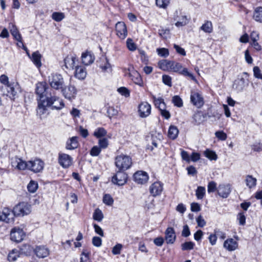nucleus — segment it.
Returning a JSON list of instances; mask_svg holds the SVG:
<instances>
[{
	"label": "nucleus",
	"instance_id": "obj_1",
	"mask_svg": "<svg viewBox=\"0 0 262 262\" xmlns=\"http://www.w3.org/2000/svg\"><path fill=\"white\" fill-rule=\"evenodd\" d=\"M48 107L56 110H60L64 107L63 100L56 96L53 90H50V92L47 93L45 100L40 101L39 106L37 107V115L40 119H42L46 113Z\"/></svg>",
	"mask_w": 262,
	"mask_h": 262
},
{
	"label": "nucleus",
	"instance_id": "obj_2",
	"mask_svg": "<svg viewBox=\"0 0 262 262\" xmlns=\"http://www.w3.org/2000/svg\"><path fill=\"white\" fill-rule=\"evenodd\" d=\"M12 167L19 170L28 169L37 173L41 171L44 167V163L39 159H36L26 162L17 157L12 158L11 160Z\"/></svg>",
	"mask_w": 262,
	"mask_h": 262
},
{
	"label": "nucleus",
	"instance_id": "obj_3",
	"mask_svg": "<svg viewBox=\"0 0 262 262\" xmlns=\"http://www.w3.org/2000/svg\"><path fill=\"white\" fill-rule=\"evenodd\" d=\"M132 164V159L129 156L121 154L115 157V165L120 170H128L131 167Z\"/></svg>",
	"mask_w": 262,
	"mask_h": 262
},
{
	"label": "nucleus",
	"instance_id": "obj_4",
	"mask_svg": "<svg viewBox=\"0 0 262 262\" xmlns=\"http://www.w3.org/2000/svg\"><path fill=\"white\" fill-rule=\"evenodd\" d=\"M48 82L50 86L55 90H61L64 86L62 76L58 73H52L48 77Z\"/></svg>",
	"mask_w": 262,
	"mask_h": 262
},
{
	"label": "nucleus",
	"instance_id": "obj_5",
	"mask_svg": "<svg viewBox=\"0 0 262 262\" xmlns=\"http://www.w3.org/2000/svg\"><path fill=\"white\" fill-rule=\"evenodd\" d=\"M50 90L45 82H38L36 84L35 92L37 95V106H39L40 101L45 100L47 93L49 92Z\"/></svg>",
	"mask_w": 262,
	"mask_h": 262
},
{
	"label": "nucleus",
	"instance_id": "obj_6",
	"mask_svg": "<svg viewBox=\"0 0 262 262\" xmlns=\"http://www.w3.org/2000/svg\"><path fill=\"white\" fill-rule=\"evenodd\" d=\"M16 216H24L31 212V206L25 202H21L16 205L13 208Z\"/></svg>",
	"mask_w": 262,
	"mask_h": 262
},
{
	"label": "nucleus",
	"instance_id": "obj_7",
	"mask_svg": "<svg viewBox=\"0 0 262 262\" xmlns=\"http://www.w3.org/2000/svg\"><path fill=\"white\" fill-rule=\"evenodd\" d=\"M127 174L124 170H120L118 169L116 174L112 177V181L116 185L118 186H123L127 182Z\"/></svg>",
	"mask_w": 262,
	"mask_h": 262
},
{
	"label": "nucleus",
	"instance_id": "obj_8",
	"mask_svg": "<svg viewBox=\"0 0 262 262\" xmlns=\"http://www.w3.org/2000/svg\"><path fill=\"white\" fill-rule=\"evenodd\" d=\"M58 161L59 165L63 168H68L73 163V158L69 155L64 153H59Z\"/></svg>",
	"mask_w": 262,
	"mask_h": 262
},
{
	"label": "nucleus",
	"instance_id": "obj_9",
	"mask_svg": "<svg viewBox=\"0 0 262 262\" xmlns=\"http://www.w3.org/2000/svg\"><path fill=\"white\" fill-rule=\"evenodd\" d=\"M171 71L179 73L183 75L188 76L191 79L195 80V77L193 74L189 73L186 68H183L182 65L180 63L172 61Z\"/></svg>",
	"mask_w": 262,
	"mask_h": 262
},
{
	"label": "nucleus",
	"instance_id": "obj_10",
	"mask_svg": "<svg viewBox=\"0 0 262 262\" xmlns=\"http://www.w3.org/2000/svg\"><path fill=\"white\" fill-rule=\"evenodd\" d=\"M61 91L64 98L70 100L75 98L77 92L75 86L72 84H69L67 87L64 86Z\"/></svg>",
	"mask_w": 262,
	"mask_h": 262
},
{
	"label": "nucleus",
	"instance_id": "obj_11",
	"mask_svg": "<svg viewBox=\"0 0 262 262\" xmlns=\"http://www.w3.org/2000/svg\"><path fill=\"white\" fill-rule=\"evenodd\" d=\"M25 233L19 227L13 228L10 233V238L12 241L19 243L21 242L25 237Z\"/></svg>",
	"mask_w": 262,
	"mask_h": 262
},
{
	"label": "nucleus",
	"instance_id": "obj_12",
	"mask_svg": "<svg viewBox=\"0 0 262 262\" xmlns=\"http://www.w3.org/2000/svg\"><path fill=\"white\" fill-rule=\"evenodd\" d=\"M190 101L198 108L201 107L204 103L202 94L197 91H192L191 92Z\"/></svg>",
	"mask_w": 262,
	"mask_h": 262
},
{
	"label": "nucleus",
	"instance_id": "obj_13",
	"mask_svg": "<svg viewBox=\"0 0 262 262\" xmlns=\"http://www.w3.org/2000/svg\"><path fill=\"white\" fill-rule=\"evenodd\" d=\"M151 107L147 102H142L138 105L139 115L141 118H146L151 114Z\"/></svg>",
	"mask_w": 262,
	"mask_h": 262
},
{
	"label": "nucleus",
	"instance_id": "obj_14",
	"mask_svg": "<svg viewBox=\"0 0 262 262\" xmlns=\"http://www.w3.org/2000/svg\"><path fill=\"white\" fill-rule=\"evenodd\" d=\"M134 180L139 184H146L149 179V176L145 171L140 170L135 172L133 176Z\"/></svg>",
	"mask_w": 262,
	"mask_h": 262
},
{
	"label": "nucleus",
	"instance_id": "obj_15",
	"mask_svg": "<svg viewBox=\"0 0 262 262\" xmlns=\"http://www.w3.org/2000/svg\"><path fill=\"white\" fill-rule=\"evenodd\" d=\"M14 216L16 215L14 213L13 210H11L6 207L3 209L0 217L2 221L9 223L13 221Z\"/></svg>",
	"mask_w": 262,
	"mask_h": 262
},
{
	"label": "nucleus",
	"instance_id": "obj_16",
	"mask_svg": "<svg viewBox=\"0 0 262 262\" xmlns=\"http://www.w3.org/2000/svg\"><path fill=\"white\" fill-rule=\"evenodd\" d=\"M149 192L153 196L160 195L163 190V184L160 182H156L149 187Z\"/></svg>",
	"mask_w": 262,
	"mask_h": 262
},
{
	"label": "nucleus",
	"instance_id": "obj_17",
	"mask_svg": "<svg viewBox=\"0 0 262 262\" xmlns=\"http://www.w3.org/2000/svg\"><path fill=\"white\" fill-rule=\"evenodd\" d=\"M116 31L117 36L121 39H124L127 35L126 27L123 22H118L116 24Z\"/></svg>",
	"mask_w": 262,
	"mask_h": 262
},
{
	"label": "nucleus",
	"instance_id": "obj_18",
	"mask_svg": "<svg viewBox=\"0 0 262 262\" xmlns=\"http://www.w3.org/2000/svg\"><path fill=\"white\" fill-rule=\"evenodd\" d=\"M218 194L223 198H227L231 192L230 184H220L217 189Z\"/></svg>",
	"mask_w": 262,
	"mask_h": 262
},
{
	"label": "nucleus",
	"instance_id": "obj_19",
	"mask_svg": "<svg viewBox=\"0 0 262 262\" xmlns=\"http://www.w3.org/2000/svg\"><path fill=\"white\" fill-rule=\"evenodd\" d=\"M8 95L11 98H14L19 91V85L17 83L11 82L6 86Z\"/></svg>",
	"mask_w": 262,
	"mask_h": 262
},
{
	"label": "nucleus",
	"instance_id": "obj_20",
	"mask_svg": "<svg viewBox=\"0 0 262 262\" xmlns=\"http://www.w3.org/2000/svg\"><path fill=\"white\" fill-rule=\"evenodd\" d=\"M78 137L76 136L69 138L66 144V148L68 150H74L79 146Z\"/></svg>",
	"mask_w": 262,
	"mask_h": 262
},
{
	"label": "nucleus",
	"instance_id": "obj_21",
	"mask_svg": "<svg viewBox=\"0 0 262 262\" xmlns=\"http://www.w3.org/2000/svg\"><path fill=\"white\" fill-rule=\"evenodd\" d=\"M9 28L10 29L11 34L14 37V38L17 41H18L19 43H21L23 46L22 37L16 26L12 23H10L9 24Z\"/></svg>",
	"mask_w": 262,
	"mask_h": 262
},
{
	"label": "nucleus",
	"instance_id": "obj_22",
	"mask_svg": "<svg viewBox=\"0 0 262 262\" xmlns=\"http://www.w3.org/2000/svg\"><path fill=\"white\" fill-rule=\"evenodd\" d=\"M165 239L167 244H173L176 238L175 232L173 228L168 227L165 232Z\"/></svg>",
	"mask_w": 262,
	"mask_h": 262
},
{
	"label": "nucleus",
	"instance_id": "obj_23",
	"mask_svg": "<svg viewBox=\"0 0 262 262\" xmlns=\"http://www.w3.org/2000/svg\"><path fill=\"white\" fill-rule=\"evenodd\" d=\"M129 77L135 84H138L140 86H143V83L141 75L137 71L133 69L129 73Z\"/></svg>",
	"mask_w": 262,
	"mask_h": 262
},
{
	"label": "nucleus",
	"instance_id": "obj_24",
	"mask_svg": "<svg viewBox=\"0 0 262 262\" xmlns=\"http://www.w3.org/2000/svg\"><path fill=\"white\" fill-rule=\"evenodd\" d=\"M36 256L39 258L47 257L50 253L49 249L44 246H38L34 250Z\"/></svg>",
	"mask_w": 262,
	"mask_h": 262
},
{
	"label": "nucleus",
	"instance_id": "obj_25",
	"mask_svg": "<svg viewBox=\"0 0 262 262\" xmlns=\"http://www.w3.org/2000/svg\"><path fill=\"white\" fill-rule=\"evenodd\" d=\"M224 247L227 250L232 251L237 248L238 243L233 238H228L224 242Z\"/></svg>",
	"mask_w": 262,
	"mask_h": 262
},
{
	"label": "nucleus",
	"instance_id": "obj_26",
	"mask_svg": "<svg viewBox=\"0 0 262 262\" xmlns=\"http://www.w3.org/2000/svg\"><path fill=\"white\" fill-rule=\"evenodd\" d=\"M81 60L84 64L88 66L94 62L95 57L91 52L87 51L82 54Z\"/></svg>",
	"mask_w": 262,
	"mask_h": 262
},
{
	"label": "nucleus",
	"instance_id": "obj_27",
	"mask_svg": "<svg viewBox=\"0 0 262 262\" xmlns=\"http://www.w3.org/2000/svg\"><path fill=\"white\" fill-rule=\"evenodd\" d=\"M78 60L76 57L74 56H68L64 59V66L67 69H74L75 67L76 62Z\"/></svg>",
	"mask_w": 262,
	"mask_h": 262
},
{
	"label": "nucleus",
	"instance_id": "obj_28",
	"mask_svg": "<svg viewBox=\"0 0 262 262\" xmlns=\"http://www.w3.org/2000/svg\"><path fill=\"white\" fill-rule=\"evenodd\" d=\"M246 82L244 78L235 80L233 84V88L237 92H241L245 87Z\"/></svg>",
	"mask_w": 262,
	"mask_h": 262
},
{
	"label": "nucleus",
	"instance_id": "obj_29",
	"mask_svg": "<svg viewBox=\"0 0 262 262\" xmlns=\"http://www.w3.org/2000/svg\"><path fill=\"white\" fill-rule=\"evenodd\" d=\"M75 76L79 79H84L86 75V72L84 67L76 66Z\"/></svg>",
	"mask_w": 262,
	"mask_h": 262
},
{
	"label": "nucleus",
	"instance_id": "obj_30",
	"mask_svg": "<svg viewBox=\"0 0 262 262\" xmlns=\"http://www.w3.org/2000/svg\"><path fill=\"white\" fill-rule=\"evenodd\" d=\"M171 65H172V61L167 60H162L158 62L159 68L166 71H171Z\"/></svg>",
	"mask_w": 262,
	"mask_h": 262
},
{
	"label": "nucleus",
	"instance_id": "obj_31",
	"mask_svg": "<svg viewBox=\"0 0 262 262\" xmlns=\"http://www.w3.org/2000/svg\"><path fill=\"white\" fill-rule=\"evenodd\" d=\"M152 98L155 106L157 108H158L159 110H160L162 108H164V107L166 106L164 101V99L162 97L157 98L156 96L152 95Z\"/></svg>",
	"mask_w": 262,
	"mask_h": 262
},
{
	"label": "nucleus",
	"instance_id": "obj_32",
	"mask_svg": "<svg viewBox=\"0 0 262 262\" xmlns=\"http://www.w3.org/2000/svg\"><path fill=\"white\" fill-rule=\"evenodd\" d=\"M253 18L256 21L262 23V7H258L255 9Z\"/></svg>",
	"mask_w": 262,
	"mask_h": 262
},
{
	"label": "nucleus",
	"instance_id": "obj_33",
	"mask_svg": "<svg viewBox=\"0 0 262 262\" xmlns=\"http://www.w3.org/2000/svg\"><path fill=\"white\" fill-rule=\"evenodd\" d=\"M31 60L33 61L34 64L38 68L40 67L41 65L40 61L41 55L38 51L34 52L32 54L31 57H30Z\"/></svg>",
	"mask_w": 262,
	"mask_h": 262
},
{
	"label": "nucleus",
	"instance_id": "obj_34",
	"mask_svg": "<svg viewBox=\"0 0 262 262\" xmlns=\"http://www.w3.org/2000/svg\"><path fill=\"white\" fill-rule=\"evenodd\" d=\"M178 134L179 130L176 126L174 125L170 126L168 132V136L169 138L172 140L175 139L178 137Z\"/></svg>",
	"mask_w": 262,
	"mask_h": 262
},
{
	"label": "nucleus",
	"instance_id": "obj_35",
	"mask_svg": "<svg viewBox=\"0 0 262 262\" xmlns=\"http://www.w3.org/2000/svg\"><path fill=\"white\" fill-rule=\"evenodd\" d=\"M200 29L205 33H211L213 31L212 23L210 21H206L201 27Z\"/></svg>",
	"mask_w": 262,
	"mask_h": 262
},
{
	"label": "nucleus",
	"instance_id": "obj_36",
	"mask_svg": "<svg viewBox=\"0 0 262 262\" xmlns=\"http://www.w3.org/2000/svg\"><path fill=\"white\" fill-rule=\"evenodd\" d=\"M106 134V130L103 127H98L96 128L93 133L94 136L97 138H101L105 137Z\"/></svg>",
	"mask_w": 262,
	"mask_h": 262
},
{
	"label": "nucleus",
	"instance_id": "obj_37",
	"mask_svg": "<svg viewBox=\"0 0 262 262\" xmlns=\"http://www.w3.org/2000/svg\"><path fill=\"white\" fill-rule=\"evenodd\" d=\"M206 194V189L203 186H198L195 190V195L198 200H202Z\"/></svg>",
	"mask_w": 262,
	"mask_h": 262
},
{
	"label": "nucleus",
	"instance_id": "obj_38",
	"mask_svg": "<svg viewBox=\"0 0 262 262\" xmlns=\"http://www.w3.org/2000/svg\"><path fill=\"white\" fill-rule=\"evenodd\" d=\"M19 257V251L17 249H14L9 253L8 255V259L9 261H16Z\"/></svg>",
	"mask_w": 262,
	"mask_h": 262
},
{
	"label": "nucleus",
	"instance_id": "obj_39",
	"mask_svg": "<svg viewBox=\"0 0 262 262\" xmlns=\"http://www.w3.org/2000/svg\"><path fill=\"white\" fill-rule=\"evenodd\" d=\"M245 181L246 185L249 188L254 187L256 184V179L253 178L252 176H247L246 178Z\"/></svg>",
	"mask_w": 262,
	"mask_h": 262
},
{
	"label": "nucleus",
	"instance_id": "obj_40",
	"mask_svg": "<svg viewBox=\"0 0 262 262\" xmlns=\"http://www.w3.org/2000/svg\"><path fill=\"white\" fill-rule=\"evenodd\" d=\"M204 154L205 155V156L208 159H209L210 160H216L217 159V155L216 154V153L209 149H207L204 152Z\"/></svg>",
	"mask_w": 262,
	"mask_h": 262
},
{
	"label": "nucleus",
	"instance_id": "obj_41",
	"mask_svg": "<svg viewBox=\"0 0 262 262\" xmlns=\"http://www.w3.org/2000/svg\"><path fill=\"white\" fill-rule=\"evenodd\" d=\"M93 219L95 221L101 222L103 218V214L101 210L96 209L93 215Z\"/></svg>",
	"mask_w": 262,
	"mask_h": 262
},
{
	"label": "nucleus",
	"instance_id": "obj_42",
	"mask_svg": "<svg viewBox=\"0 0 262 262\" xmlns=\"http://www.w3.org/2000/svg\"><path fill=\"white\" fill-rule=\"evenodd\" d=\"M170 0H156L157 6L163 9H166L170 3Z\"/></svg>",
	"mask_w": 262,
	"mask_h": 262
},
{
	"label": "nucleus",
	"instance_id": "obj_43",
	"mask_svg": "<svg viewBox=\"0 0 262 262\" xmlns=\"http://www.w3.org/2000/svg\"><path fill=\"white\" fill-rule=\"evenodd\" d=\"M38 188V184L34 181H31L28 184L27 188L29 192L31 193L35 192Z\"/></svg>",
	"mask_w": 262,
	"mask_h": 262
},
{
	"label": "nucleus",
	"instance_id": "obj_44",
	"mask_svg": "<svg viewBox=\"0 0 262 262\" xmlns=\"http://www.w3.org/2000/svg\"><path fill=\"white\" fill-rule=\"evenodd\" d=\"M172 102L174 105L179 107L183 106V103L182 99L179 96H174L172 97Z\"/></svg>",
	"mask_w": 262,
	"mask_h": 262
},
{
	"label": "nucleus",
	"instance_id": "obj_45",
	"mask_svg": "<svg viewBox=\"0 0 262 262\" xmlns=\"http://www.w3.org/2000/svg\"><path fill=\"white\" fill-rule=\"evenodd\" d=\"M157 53L161 57H167L169 55V51L165 48L157 49Z\"/></svg>",
	"mask_w": 262,
	"mask_h": 262
},
{
	"label": "nucleus",
	"instance_id": "obj_46",
	"mask_svg": "<svg viewBox=\"0 0 262 262\" xmlns=\"http://www.w3.org/2000/svg\"><path fill=\"white\" fill-rule=\"evenodd\" d=\"M126 46L128 49L131 51H134L137 49L136 44L131 38H128L126 40Z\"/></svg>",
	"mask_w": 262,
	"mask_h": 262
},
{
	"label": "nucleus",
	"instance_id": "obj_47",
	"mask_svg": "<svg viewBox=\"0 0 262 262\" xmlns=\"http://www.w3.org/2000/svg\"><path fill=\"white\" fill-rule=\"evenodd\" d=\"M216 183L214 181H211L208 183L207 186V191L208 193L213 192L217 190Z\"/></svg>",
	"mask_w": 262,
	"mask_h": 262
},
{
	"label": "nucleus",
	"instance_id": "obj_48",
	"mask_svg": "<svg viewBox=\"0 0 262 262\" xmlns=\"http://www.w3.org/2000/svg\"><path fill=\"white\" fill-rule=\"evenodd\" d=\"M64 17V15L63 13L54 12L52 14V18L53 19L56 21H60L62 20Z\"/></svg>",
	"mask_w": 262,
	"mask_h": 262
},
{
	"label": "nucleus",
	"instance_id": "obj_49",
	"mask_svg": "<svg viewBox=\"0 0 262 262\" xmlns=\"http://www.w3.org/2000/svg\"><path fill=\"white\" fill-rule=\"evenodd\" d=\"M194 244L192 242H187L182 244V249L183 250H190L193 249Z\"/></svg>",
	"mask_w": 262,
	"mask_h": 262
},
{
	"label": "nucleus",
	"instance_id": "obj_50",
	"mask_svg": "<svg viewBox=\"0 0 262 262\" xmlns=\"http://www.w3.org/2000/svg\"><path fill=\"white\" fill-rule=\"evenodd\" d=\"M101 149L98 146H93L90 150V155L93 157L98 156L101 152Z\"/></svg>",
	"mask_w": 262,
	"mask_h": 262
},
{
	"label": "nucleus",
	"instance_id": "obj_51",
	"mask_svg": "<svg viewBox=\"0 0 262 262\" xmlns=\"http://www.w3.org/2000/svg\"><path fill=\"white\" fill-rule=\"evenodd\" d=\"M118 111L113 106H109L107 109V116L111 118L112 117L117 115Z\"/></svg>",
	"mask_w": 262,
	"mask_h": 262
},
{
	"label": "nucleus",
	"instance_id": "obj_52",
	"mask_svg": "<svg viewBox=\"0 0 262 262\" xmlns=\"http://www.w3.org/2000/svg\"><path fill=\"white\" fill-rule=\"evenodd\" d=\"M118 92L122 96L125 97H128L130 95V92L128 89L125 87H121L118 89Z\"/></svg>",
	"mask_w": 262,
	"mask_h": 262
},
{
	"label": "nucleus",
	"instance_id": "obj_53",
	"mask_svg": "<svg viewBox=\"0 0 262 262\" xmlns=\"http://www.w3.org/2000/svg\"><path fill=\"white\" fill-rule=\"evenodd\" d=\"M98 144L99 147L101 149H104L107 147L108 145V141L106 138L100 139L98 141Z\"/></svg>",
	"mask_w": 262,
	"mask_h": 262
},
{
	"label": "nucleus",
	"instance_id": "obj_54",
	"mask_svg": "<svg viewBox=\"0 0 262 262\" xmlns=\"http://www.w3.org/2000/svg\"><path fill=\"white\" fill-rule=\"evenodd\" d=\"M122 247V245L121 244H117L113 248L112 253L114 255L120 254Z\"/></svg>",
	"mask_w": 262,
	"mask_h": 262
},
{
	"label": "nucleus",
	"instance_id": "obj_55",
	"mask_svg": "<svg viewBox=\"0 0 262 262\" xmlns=\"http://www.w3.org/2000/svg\"><path fill=\"white\" fill-rule=\"evenodd\" d=\"M237 219L241 225H244L246 223V216L243 212H239L237 215Z\"/></svg>",
	"mask_w": 262,
	"mask_h": 262
},
{
	"label": "nucleus",
	"instance_id": "obj_56",
	"mask_svg": "<svg viewBox=\"0 0 262 262\" xmlns=\"http://www.w3.org/2000/svg\"><path fill=\"white\" fill-rule=\"evenodd\" d=\"M159 111L160 112V114L163 118L166 119H168L170 118V114L169 111L166 110V106L164 107V108H162L161 109L159 110Z\"/></svg>",
	"mask_w": 262,
	"mask_h": 262
},
{
	"label": "nucleus",
	"instance_id": "obj_57",
	"mask_svg": "<svg viewBox=\"0 0 262 262\" xmlns=\"http://www.w3.org/2000/svg\"><path fill=\"white\" fill-rule=\"evenodd\" d=\"M162 81L165 84L169 86H171L172 85L171 78L169 75H163L162 76Z\"/></svg>",
	"mask_w": 262,
	"mask_h": 262
},
{
	"label": "nucleus",
	"instance_id": "obj_58",
	"mask_svg": "<svg viewBox=\"0 0 262 262\" xmlns=\"http://www.w3.org/2000/svg\"><path fill=\"white\" fill-rule=\"evenodd\" d=\"M215 135L216 137L222 141L226 140L227 137V135L223 131L216 132Z\"/></svg>",
	"mask_w": 262,
	"mask_h": 262
},
{
	"label": "nucleus",
	"instance_id": "obj_59",
	"mask_svg": "<svg viewBox=\"0 0 262 262\" xmlns=\"http://www.w3.org/2000/svg\"><path fill=\"white\" fill-rule=\"evenodd\" d=\"M92 243L94 246L97 247H99L102 245V239L99 237L94 236L92 239Z\"/></svg>",
	"mask_w": 262,
	"mask_h": 262
},
{
	"label": "nucleus",
	"instance_id": "obj_60",
	"mask_svg": "<svg viewBox=\"0 0 262 262\" xmlns=\"http://www.w3.org/2000/svg\"><path fill=\"white\" fill-rule=\"evenodd\" d=\"M139 53L141 56V60L144 63H147L148 61V58L146 55L145 51L142 50H139Z\"/></svg>",
	"mask_w": 262,
	"mask_h": 262
},
{
	"label": "nucleus",
	"instance_id": "obj_61",
	"mask_svg": "<svg viewBox=\"0 0 262 262\" xmlns=\"http://www.w3.org/2000/svg\"><path fill=\"white\" fill-rule=\"evenodd\" d=\"M253 73L255 77L262 79V74L261 73V71L258 67H254L253 68Z\"/></svg>",
	"mask_w": 262,
	"mask_h": 262
},
{
	"label": "nucleus",
	"instance_id": "obj_62",
	"mask_svg": "<svg viewBox=\"0 0 262 262\" xmlns=\"http://www.w3.org/2000/svg\"><path fill=\"white\" fill-rule=\"evenodd\" d=\"M103 201L104 203L108 205H111L113 203V200L109 194H105Z\"/></svg>",
	"mask_w": 262,
	"mask_h": 262
},
{
	"label": "nucleus",
	"instance_id": "obj_63",
	"mask_svg": "<svg viewBox=\"0 0 262 262\" xmlns=\"http://www.w3.org/2000/svg\"><path fill=\"white\" fill-rule=\"evenodd\" d=\"M193 119L196 124H200L202 122V115L201 113L197 112L193 116Z\"/></svg>",
	"mask_w": 262,
	"mask_h": 262
},
{
	"label": "nucleus",
	"instance_id": "obj_64",
	"mask_svg": "<svg viewBox=\"0 0 262 262\" xmlns=\"http://www.w3.org/2000/svg\"><path fill=\"white\" fill-rule=\"evenodd\" d=\"M80 262H91L89 258V254L88 253H86L84 252L82 253Z\"/></svg>",
	"mask_w": 262,
	"mask_h": 262
}]
</instances>
